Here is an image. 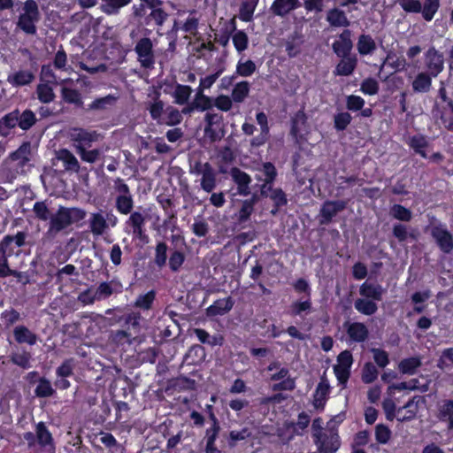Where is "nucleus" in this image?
Wrapping results in <instances>:
<instances>
[{
    "label": "nucleus",
    "mask_w": 453,
    "mask_h": 453,
    "mask_svg": "<svg viewBox=\"0 0 453 453\" xmlns=\"http://www.w3.org/2000/svg\"><path fill=\"white\" fill-rule=\"evenodd\" d=\"M69 140L81 160L88 164H95L101 159L104 150L101 148L89 149L92 143L101 139V134L81 127H72L67 132Z\"/></svg>",
    "instance_id": "nucleus-1"
},
{
    "label": "nucleus",
    "mask_w": 453,
    "mask_h": 453,
    "mask_svg": "<svg viewBox=\"0 0 453 453\" xmlns=\"http://www.w3.org/2000/svg\"><path fill=\"white\" fill-rule=\"evenodd\" d=\"M86 214L83 209L78 207L59 206L49 221L47 234L50 237H55L73 224L83 220Z\"/></svg>",
    "instance_id": "nucleus-2"
},
{
    "label": "nucleus",
    "mask_w": 453,
    "mask_h": 453,
    "mask_svg": "<svg viewBox=\"0 0 453 453\" xmlns=\"http://www.w3.org/2000/svg\"><path fill=\"white\" fill-rule=\"evenodd\" d=\"M189 173L200 177L197 180L201 189L210 194L218 185V173L209 163L196 161L189 165Z\"/></svg>",
    "instance_id": "nucleus-3"
},
{
    "label": "nucleus",
    "mask_w": 453,
    "mask_h": 453,
    "mask_svg": "<svg viewBox=\"0 0 453 453\" xmlns=\"http://www.w3.org/2000/svg\"><path fill=\"white\" fill-rule=\"evenodd\" d=\"M313 441L320 453H335L341 441L334 419L327 422L323 434H315Z\"/></svg>",
    "instance_id": "nucleus-4"
},
{
    "label": "nucleus",
    "mask_w": 453,
    "mask_h": 453,
    "mask_svg": "<svg viewBox=\"0 0 453 453\" xmlns=\"http://www.w3.org/2000/svg\"><path fill=\"white\" fill-rule=\"evenodd\" d=\"M23 11L17 22L18 27L27 35H35V23L41 19L37 3L35 0H27L23 5Z\"/></svg>",
    "instance_id": "nucleus-5"
},
{
    "label": "nucleus",
    "mask_w": 453,
    "mask_h": 453,
    "mask_svg": "<svg viewBox=\"0 0 453 453\" xmlns=\"http://www.w3.org/2000/svg\"><path fill=\"white\" fill-rule=\"evenodd\" d=\"M137 54V60L141 66L146 69L153 68L155 64V56L153 52L152 41L148 37L140 39L134 47Z\"/></svg>",
    "instance_id": "nucleus-6"
},
{
    "label": "nucleus",
    "mask_w": 453,
    "mask_h": 453,
    "mask_svg": "<svg viewBox=\"0 0 453 453\" xmlns=\"http://www.w3.org/2000/svg\"><path fill=\"white\" fill-rule=\"evenodd\" d=\"M424 63L427 70V73L437 77L444 68L443 55L440 53L434 47H431L424 55Z\"/></svg>",
    "instance_id": "nucleus-7"
},
{
    "label": "nucleus",
    "mask_w": 453,
    "mask_h": 453,
    "mask_svg": "<svg viewBox=\"0 0 453 453\" xmlns=\"http://www.w3.org/2000/svg\"><path fill=\"white\" fill-rule=\"evenodd\" d=\"M343 328L346 331L348 342L349 343H361L368 339L369 330L362 322L347 321L343 323Z\"/></svg>",
    "instance_id": "nucleus-8"
},
{
    "label": "nucleus",
    "mask_w": 453,
    "mask_h": 453,
    "mask_svg": "<svg viewBox=\"0 0 453 453\" xmlns=\"http://www.w3.org/2000/svg\"><path fill=\"white\" fill-rule=\"evenodd\" d=\"M431 235L443 253L449 254L452 251L453 236L445 226L441 225L433 226Z\"/></svg>",
    "instance_id": "nucleus-9"
},
{
    "label": "nucleus",
    "mask_w": 453,
    "mask_h": 453,
    "mask_svg": "<svg viewBox=\"0 0 453 453\" xmlns=\"http://www.w3.org/2000/svg\"><path fill=\"white\" fill-rule=\"evenodd\" d=\"M347 203L342 200L336 201H326L319 211V223L321 225H327L339 212L342 211L346 208Z\"/></svg>",
    "instance_id": "nucleus-10"
},
{
    "label": "nucleus",
    "mask_w": 453,
    "mask_h": 453,
    "mask_svg": "<svg viewBox=\"0 0 453 453\" xmlns=\"http://www.w3.org/2000/svg\"><path fill=\"white\" fill-rule=\"evenodd\" d=\"M426 400L423 396L415 395L410 399L403 407L396 410L397 420L403 422L413 419L418 411V405L425 403Z\"/></svg>",
    "instance_id": "nucleus-11"
},
{
    "label": "nucleus",
    "mask_w": 453,
    "mask_h": 453,
    "mask_svg": "<svg viewBox=\"0 0 453 453\" xmlns=\"http://www.w3.org/2000/svg\"><path fill=\"white\" fill-rule=\"evenodd\" d=\"M352 32L349 29H344L332 45L334 53L337 57L349 56L353 48Z\"/></svg>",
    "instance_id": "nucleus-12"
},
{
    "label": "nucleus",
    "mask_w": 453,
    "mask_h": 453,
    "mask_svg": "<svg viewBox=\"0 0 453 453\" xmlns=\"http://www.w3.org/2000/svg\"><path fill=\"white\" fill-rule=\"evenodd\" d=\"M9 241V239H3L0 242V278H5L8 276L19 278L21 276V273L12 270L8 265L7 258L12 254V250L8 247Z\"/></svg>",
    "instance_id": "nucleus-13"
},
{
    "label": "nucleus",
    "mask_w": 453,
    "mask_h": 453,
    "mask_svg": "<svg viewBox=\"0 0 453 453\" xmlns=\"http://www.w3.org/2000/svg\"><path fill=\"white\" fill-rule=\"evenodd\" d=\"M37 445L45 453H55V444L51 433L43 422H39L35 426Z\"/></svg>",
    "instance_id": "nucleus-14"
},
{
    "label": "nucleus",
    "mask_w": 453,
    "mask_h": 453,
    "mask_svg": "<svg viewBox=\"0 0 453 453\" xmlns=\"http://www.w3.org/2000/svg\"><path fill=\"white\" fill-rule=\"evenodd\" d=\"M165 84L170 87V88H174L173 91L168 89L164 90L165 94H169L173 97L174 104L179 105H184L188 102L189 97L193 91L191 87L188 85H182L177 82L165 81Z\"/></svg>",
    "instance_id": "nucleus-15"
},
{
    "label": "nucleus",
    "mask_w": 453,
    "mask_h": 453,
    "mask_svg": "<svg viewBox=\"0 0 453 453\" xmlns=\"http://www.w3.org/2000/svg\"><path fill=\"white\" fill-rule=\"evenodd\" d=\"M55 158L63 164L64 170L67 173H78L81 164L73 152L67 149H60L55 152Z\"/></svg>",
    "instance_id": "nucleus-16"
},
{
    "label": "nucleus",
    "mask_w": 453,
    "mask_h": 453,
    "mask_svg": "<svg viewBox=\"0 0 453 453\" xmlns=\"http://www.w3.org/2000/svg\"><path fill=\"white\" fill-rule=\"evenodd\" d=\"M230 176L233 181L237 185V192L241 196L250 194V185L252 181L251 177L238 167H233L230 170Z\"/></svg>",
    "instance_id": "nucleus-17"
},
{
    "label": "nucleus",
    "mask_w": 453,
    "mask_h": 453,
    "mask_svg": "<svg viewBox=\"0 0 453 453\" xmlns=\"http://www.w3.org/2000/svg\"><path fill=\"white\" fill-rule=\"evenodd\" d=\"M129 214L130 216L127 219L126 225L131 228L132 234L134 237L142 240L145 237V215L138 211H131Z\"/></svg>",
    "instance_id": "nucleus-18"
},
{
    "label": "nucleus",
    "mask_w": 453,
    "mask_h": 453,
    "mask_svg": "<svg viewBox=\"0 0 453 453\" xmlns=\"http://www.w3.org/2000/svg\"><path fill=\"white\" fill-rule=\"evenodd\" d=\"M123 290V285L118 279H112L110 281L101 282L96 290V297L98 301L106 299L113 294L121 293Z\"/></svg>",
    "instance_id": "nucleus-19"
},
{
    "label": "nucleus",
    "mask_w": 453,
    "mask_h": 453,
    "mask_svg": "<svg viewBox=\"0 0 453 453\" xmlns=\"http://www.w3.org/2000/svg\"><path fill=\"white\" fill-rule=\"evenodd\" d=\"M326 22L332 27H349L350 20L349 19L346 12L339 7H334L326 12Z\"/></svg>",
    "instance_id": "nucleus-20"
},
{
    "label": "nucleus",
    "mask_w": 453,
    "mask_h": 453,
    "mask_svg": "<svg viewBox=\"0 0 453 453\" xmlns=\"http://www.w3.org/2000/svg\"><path fill=\"white\" fill-rule=\"evenodd\" d=\"M436 417L448 424V429L453 428V399H446L437 404Z\"/></svg>",
    "instance_id": "nucleus-21"
},
{
    "label": "nucleus",
    "mask_w": 453,
    "mask_h": 453,
    "mask_svg": "<svg viewBox=\"0 0 453 453\" xmlns=\"http://www.w3.org/2000/svg\"><path fill=\"white\" fill-rule=\"evenodd\" d=\"M385 289L380 284L365 281L359 288V294L375 302L382 300Z\"/></svg>",
    "instance_id": "nucleus-22"
},
{
    "label": "nucleus",
    "mask_w": 453,
    "mask_h": 453,
    "mask_svg": "<svg viewBox=\"0 0 453 453\" xmlns=\"http://www.w3.org/2000/svg\"><path fill=\"white\" fill-rule=\"evenodd\" d=\"M302 4L299 0H274L271 11L273 14L284 17L291 11L301 7Z\"/></svg>",
    "instance_id": "nucleus-23"
},
{
    "label": "nucleus",
    "mask_w": 453,
    "mask_h": 453,
    "mask_svg": "<svg viewBox=\"0 0 453 453\" xmlns=\"http://www.w3.org/2000/svg\"><path fill=\"white\" fill-rule=\"evenodd\" d=\"M234 304L232 297L216 300L206 309V315L209 317L224 315L232 310Z\"/></svg>",
    "instance_id": "nucleus-24"
},
{
    "label": "nucleus",
    "mask_w": 453,
    "mask_h": 453,
    "mask_svg": "<svg viewBox=\"0 0 453 453\" xmlns=\"http://www.w3.org/2000/svg\"><path fill=\"white\" fill-rule=\"evenodd\" d=\"M88 225L90 232L96 236L103 235L108 229V223L102 211L91 213Z\"/></svg>",
    "instance_id": "nucleus-25"
},
{
    "label": "nucleus",
    "mask_w": 453,
    "mask_h": 453,
    "mask_svg": "<svg viewBox=\"0 0 453 453\" xmlns=\"http://www.w3.org/2000/svg\"><path fill=\"white\" fill-rule=\"evenodd\" d=\"M206 357L205 349L199 344L191 346L185 354L183 362L188 365H196L202 364Z\"/></svg>",
    "instance_id": "nucleus-26"
},
{
    "label": "nucleus",
    "mask_w": 453,
    "mask_h": 453,
    "mask_svg": "<svg viewBox=\"0 0 453 453\" xmlns=\"http://www.w3.org/2000/svg\"><path fill=\"white\" fill-rule=\"evenodd\" d=\"M328 394V381L326 378L322 377L313 395V406L316 409H323Z\"/></svg>",
    "instance_id": "nucleus-27"
},
{
    "label": "nucleus",
    "mask_w": 453,
    "mask_h": 453,
    "mask_svg": "<svg viewBox=\"0 0 453 453\" xmlns=\"http://www.w3.org/2000/svg\"><path fill=\"white\" fill-rule=\"evenodd\" d=\"M13 336L19 344L27 343L33 346L37 342V335L25 326H18L13 329Z\"/></svg>",
    "instance_id": "nucleus-28"
},
{
    "label": "nucleus",
    "mask_w": 453,
    "mask_h": 453,
    "mask_svg": "<svg viewBox=\"0 0 453 453\" xmlns=\"http://www.w3.org/2000/svg\"><path fill=\"white\" fill-rule=\"evenodd\" d=\"M342 60L337 64L334 74L340 76H349L350 75L357 64V58L356 56H346L341 57Z\"/></svg>",
    "instance_id": "nucleus-29"
},
{
    "label": "nucleus",
    "mask_w": 453,
    "mask_h": 453,
    "mask_svg": "<svg viewBox=\"0 0 453 453\" xmlns=\"http://www.w3.org/2000/svg\"><path fill=\"white\" fill-rule=\"evenodd\" d=\"M117 100L118 97L113 95H107L106 96L96 98L88 105L87 111L98 112L107 111L115 105Z\"/></svg>",
    "instance_id": "nucleus-30"
},
{
    "label": "nucleus",
    "mask_w": 453,
    "mask_h": 453,
    "mask_svg": "<svg viewBox=\"0 0 453 453\" xmlns=\"http://www.w3.org/2000/svg\"><path fill=\"white\" fill-rule=\"evenodd\" d=\"M133 0H101L100 10L106 15H117L120 10L132 3Z\"/></svg>",
    "instance_id": "nucleus-31"
},
{
    "label": "nucleus",
    "mask_w": 453,
    "mask_h": 453,
    "mask_svg": "<svg viewBox=\"0 0 453 453\" xmlns=\"http://www.w3.org/2000/svg\"><path fill=\"white\" fill-rule=\"evenodd\" d=\"M433 75L426 72L418 73L412 81V89L416 93H427L432 87Z\"/></svg>",
    "instance_id": "nucleus-32"
},
{
    "label": "nucleus",
    "mask_w": 453,
    "mask_h": 453,
    "mask_svg": "<svg viewBox=\"0 0 453 453\" xmlns=\"http://www.w3.org/2000/svg\"><path fill=\"white\" fill-rule=\"evenodd\" d=\"M17 126L19 127V110H14L0 119V135L7 136L10 130Z\"/></svg>",
    "instance_id": "nucleus-33"
},
{
    "label": "nucleus",
    "mask_w": 453,
    "mask_h": 453,
    "mask_svg": "<svg viewBox=\"0 0 453 453\" xmlns=\"http://www.w3.org/2000/svg\"><path fill=\"white\" fill-rule=\"evenodd\" d=\"M376 49V42L370 35L362 34L359 35L357 42V50L361 56L372 55Z\"/></svg>",
    "instance_id": "nucleus-34"
},
{
    "label": "nucleus",
    "mask_w": 453,
    "mask_h": 453,
    "mask_svg": "<svg viewBox=\"0 0 453 453\" xmlns=\"http://www.w3.org/2000/svg\"><path fill=\"white\" fill-rule=\"evenodd\" d=\"M119 321H123L126 326V329L132 332L134 335L138 334L141 331L142 316L140 312L132 311L125 314L119 319Z\"/></svg>",
    "instance_id": "nucleus-35"
},
{
    "label": "nucleus",
    "mask_w": 453,
    "mask_h": 453,
    "mask_svg": "<svg viewBox=\"0 0 453 453\" xmlns=\"http://www.w3.org/2000/svg\"><path fill=\"white\" fill-rule=\"evenodd\" d=\"M35 80V75L28 70H20L8 76L7 81L14 87H21L30 84Z\"/></svg>",
    "instance_id": "nucleus-36"
},
{
    "label": "nucleus",
    "mask_w": 453,
    "mask_h": 453,
    "mask_svg": "<svg viewBox=\"0 0 453 453\" xmlns=\"http://www.w3.org/2000/svg\"><path fill=\"white\" fill-rule=\"evenodd\" d=\"M354 307L359 313L366 316L373 315L378 311L375 301L365 297L357 298L354 302Z\"/></svg>",
    "instance_id": "nucleus-37"
},
{
    "label": "nucleus",
    "mask_w": 453,
    "mask_h": 453,
    "mask_svg": "<svg viewBox=\"0 0 453 453\" xmlns=\"http://www.w3.org/2000/svg\"><path fill=\"white\" fill-rule=\"evenodd\" d=\"M250 90V84L247 81L237 82L231 93V97L234 103L241 104L248 97Z\"/></svg>",
    "instance_id": "nucleus-38"
},
{
    "label": "nucleus",
    "mask_w": 453,
    "mask_h": 453,
    "mask_svg": "<svg viewBox=\"0 0 453 453\" xmlns=\"http://www.w3.org/2000/svg\"><path fill=\"white\" fill-rule=\"evenodd\" d=\"M409 146L422 157L426 158L425 149L428 146V141L423 134H416L409 138Z\"/></svg>",
    "instance_id": "nucleus-39"
},
{
    "label": "nucleus",
    "mask_w": 453,
    "mask_h": 453,
    "mask_svg": "<svg viewBox=\"0 0 453 453\" xmlns=\"http://www.w3.org/2000/svg\"><path fill=\"white\" fill-rule=\"evenodd\" d=\"M193 101L194 107H196V110L199 111H209L214 104V98L204 95V93L201 92V89H196Z\"/></svg>",
    "instance_id": "nucleus-40"
},
{
    "label": "nucleus",
    "mask_w": 453,
    "mask_h": 453,
    "mask_svg": "<svg viewBox=\"0 0 453 453\" xmlns=\"http://www.w3.org/2000/svg\"><path fill=\"white\" fill-rule=\"evenodd\" d=\"M31 354L25 349H17L10 355L11 361L23 369H28L31 366Z\"/></svg>",
    "instance_id": "nucleus-41"
},
{
    "label": "nucleus",
    "mask_w": 453,
    "mask_h": 453,
    "mask_svg": "<svg viewBox=\"0 0 453 453\" xmlns=\"http://www.w3.org/2000/svg\"><path fill=\"white\" fill-rule=\"evenodd\" d=\"M422 365L421 357H411L403 359L399 365V371L403 374L412 375L416 370Z\"/></svg>",
    "instance_id": "nucleus-42"
},
{
    "label": "nucleus",
    "mask_w": 453,
    "mask_h": 453,
    "mask_svg": "<svg viewBox=\"0 0 453 453\" xmlns=\"http://www.w3.org/2000/svg\"><path fill=\"white\" fill-rule=\"evenodd\" d=\"M257 3L258 0H243L239 10V19L245 22L252 20Z\"/></svg>",
    "instance_id": "nucleus-43"
},
{
    "label": "nucleus",
    "mask_w": 453,
    "mask_h": 453,
    "mask_svg": "<svg viewBox=\"0 0 453 453\" xmlns=\"http://www.w3.org/2000/svg\"><path fill=\"white\" fill-rule=\"evenodd\" d=\"M61 96L67 104H74L77 107H82L83 105L81 94L77 89L63 87L61 88Z\"/></svg>",
    "instance_id": "nucleus-44"
},
{
    "label": "nucleus",
    "mask_w": 453,
    "mask_h": 453,
    "mask_svg": "<svg viewBox=\"0 0 453 453\" xmlns=\"http://www.w3.org/2000/svg\"><path fill=\"white\" fill-rule=\"evenodd\" d=\"M115 208L120 214L127 215L131 213L134 208L133 196H117Z\"/></svg>",
    "instance_id": "nucleus-45"
},
{
    "label": "nucleus",
    "mask_w": 453,
    "mask_h": 453,
    "mask_svg": "<svg viewBox=\"0 0 453 453\" xmlns=\"http://www.w3.org/2000/svg\"><path fill=\"white\" fill-rule=\"evenodd\" d=\"M36 94L37 98L42 104H50L56 97L52 87L48 83H39L36 88Z\"/></svg>",
    "instance_id": "nucleus-46"
},
{
    "label": "nucleus",
    "mask_w": 453,
    "mask_h": 453,
    "mask_svg": "<svg viewBox=\"0 0 453 453\" xmlns=\"http://www.w3.org/2000/svg\"><path fill=\"white\" fill-rule=\"evenodd\" d=\"M257 70V65L254 61L251 59H243L242 58L237 65L235 73L242 77H250Z\"/></svg>",
    "instance_id": "nucleus-47"
},
{
    "label": "nucleus",
    "mask_w": 453,
    "mask_h": 453,
    "mask_svg": "<svg viewBox=\"0 0 453 453\" xmlns=\"http://www.w3.org/2000/svg\"><path fill=\"white\" fill-rule=\"evenodd\" d=\"M302 42V36L298 34H294L287 39L285 47L286 51L290 58H294L300 53Z\"/></svg>",
    "instance_id": "nucleus-48"
},
{
    "label": "nucleus",
    "mask_w": 453,
    "mask_h": 453,
    "mask_svg": "<svg viewBox=\"0 0 453 453\" xmlns=\"http://www.w3.org/2000/svg\"><path fill=\"white\" fill-rule=\"evenodd\" d=\"M37 121V118L34 111L29 109L25 110L22 113L19 112V127L23 131L29 130Z\"/></svg>",
    "instance_id": "nucleus-49"
},
{
    "label": "nucleus",
    "mask_w": 453,
    "mask_h": 453,
    "mask_svg": "<svg viewBox=\"0 0 453 453\" xmlns=\"http://www.w3.org/2000/svg\"><path fill=\"white\" fill-rule=\"evenodd\" d=\"M33 212L41 221H50L53 214L49 208L47 201H40L35 203L33 206Z\"/></svg>",
    "instance_id": "nucleus-50"
},
{
    "label": "nucleus",
    "mask_w": 453,
    "mask_h": 453,
    "mask_svg": "<svg viewBox=\"0 0 453 453\" xmlns=\"http://www.w3.org/2000/svg\"><path fill=\"white\" fill-rule=\"evenodd\" d=\"M440 7V0H425L421 4V13L425 20L431 21Z\"/></svg>",
    "instance_id": "nucleus-51"
},
{
    "label": "nucleus",
    "mask_w": 453,
    "mask_h": 453,
    "mask_svg": "<svg viewBox=\"0 0 453 453\" xmlns=\"http://www.w3.org/2000/svg\"><path fill=\"white\" fill-rule=\"evenodd\" d=\"M55 393L51 383L46 378H40L38 380V385L35 389V394L38 397H50L52 396Z\"/></svg>",
    "instance_id": "nucleus-52"
},
{
    "label": "nucleus",
    "mask_w": 453,
    "mask_h": 453,
    "mask_svg": "<svg viewBox=\"0 0 453 453\" xmlns=\"http://www.w3.org/2000/svg\"><path fill=\"white\" fill-rule=\"evenodd\" d=\"M100 441L110 449L111 453H121L122 447L114 436L110 433H101L100 434Z\"/></svg>",
    "instance_id": "nucleus-53"
},
{
    "label": "nucleus",
    "mask_w": 453,
    "mask_h": 453,
    "mask_svg": "<svg viewBox=\"0 0 453 453\" xmlns=\"http://www.w3.org/2000/svg\"><path fill=\"white\" fill-rule=\"evenodd\" d=\"M167 260V245L165 242H158L155 249L154 263L159 268L165 265Z\"/></svg>",
    "instance_id": "nucleus-54"
},
{
    "label": "nucleus",
    "mask_w": 453,
    "mask_h": 453,
    "mask_svg": "<svg viewBox=\"0 0 453 453\" xmlns=\"http://www.w3.org/2000/svg\"><path fill=\"white\" fill-rule=\"evenodd\" d=\"M379 374V371L375 365L371 362L365 363L362 370V380L365 384L373 382Z\"/></svg>",
    "instance_id": "nucleus-55"
},
{
    "label": "nucleus",
    "mask_w": 453,
    "mask_h": 453,
    "mask_svg": "<svg viewBox=\"0 0 453 453\" xmlns=\"http://www.w3.org/2000/svg\"><path fill=\"white\" fill-rule=\"evenodd\" d=\"M152 11L146 18L147 24H150V22L153 21L155 25L158 27H162L165 21L168 18V14L161 8H151Z\"/></svg>",
    "instance_id": "nucleus-56"
},
{
    "label": "nucleus",
    "mask_w": 453,
    "mask_h": 453,
    "mask_svg": "<svg viewBox=\"0 0 453 453\" xmlns=\"http://www.w3.org/2000/svg\"><path fill=\"white\" fill-rule=\"evenodd\" d=\"M165 104L159 99V94H157L154 102L150 103L148 110L152 119L158 121L164 112Z\"/></svg>",
    "instance_id": "nucleus-57"
},
{
    "label": "nucleus",
    "mask_w": 453,
    "mask_h": 453,
    "mask_svg": "<svg viewBox=\"0 0 453 453\" xmlns=\"http://www.w3.org/2000/svg\"><path fill=\"white\" fill-rule=\"evenodd\" d=\"M156 293L151 290L144 295H140L134 303V306L142 310H149L155 300Z\"/></svg>",
    "instance_id": "nucleus-58"
},
{
    "label": "nucleus",
    "mask_w": 453,
    "mask_h": 453,
    "mask_svg": "<svg viewBox=\"0 0 453 453\" xmlns=\"http://www.w3.org/2000/svg\"><path fill=\"white\" fill-rule=\"evenodd\" d=\"M31 144L24 142L16 151L11 154V160L30 161Z\"/></svg>",
    "instance_id": "nucleus-59"
},
{
    "label": "nucleus",
    "mask_w": 453,
    "mask_h": 453,
    "mask_svg": "<svg viewBox=\"0 0 453 453\" xmlns=\"http://www.w3.org/2000/svg\"><path fill=\"white\" fill-rule=\"evenodd\" d=\"M233 43L238 52H242L248 47V35L242 30L236 31L233 35Z\"/></svg>",
    "instance_id": "nucleus-60"
},
{
    "label": "nucleus",
    "mask_w": 453,
    "mask_h": 453,
    "mask_svg": "<svg viewBox=\"0 0 453 453\" xmlns=\"http://www.w3.org/2000/svg\"><path fill=\"white\" fill-rule=\"evenodd\" d=\"M165 113H166V120L165 124L167 126H175L180 124L182 121V115L181 112L173 106H167L165 108Z\"/></svg>",
    "instance_id": "nucleus-61"
},
{
    "label": "nucleus",
    "mask_w": 453,
    "mask_h": 453,
    "mask_svg": "<svg viewBox=\"0 0 453 453\" xmlns=\"http://www.w3.org/2000/svg\"><path fill=\"white\" fill-rule=\"evenodd\" d=\"M391 214L398 220L409 222L411 219V211L400 204H395L392 206Z\"/></svg>",
    "instance_id": "nucleus-62"
},
{
    "label": "nucleus",
    "mask_w": 453,
    "mask_h": 453,
    "mask_svg": "<svg viewBox=\"0 0 453 453\" xmlns=\"http://www.w3.org/2000/svg\"><path fill=\"white\" fill-rule=\"evenodd\" d=\"M371 352L372 353L374 362L379 367L384 368L388 365L389 358L387 351L379 348H372Z\"/></svg>",
    "instance_id": "nucleus-63"
},
{
    "label": "nucleus",
    "mask_w": 453,
    "mask_h": 453,
    "mask_svg": "<svg viewBox=\"0 0 453 453\" xmlns=\"http://www.w3.org/2000/svg\"><path fill=\"white\" fill-rule=\"evenodd\" d=\"M391 431L387 426L379 424L375 426V438L379 443L386 444L389 441Z\"/></svg>",
    "instance_id": "nucleus-64"
}]
</instances>
